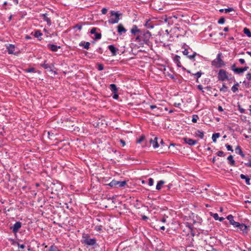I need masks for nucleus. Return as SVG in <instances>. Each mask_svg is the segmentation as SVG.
I'll return each instance as SVG.
<instances>
[{
    "label": "nucleus",
    "mask_w": 251,
    "mask_h": 251,
    "mask_svg": "<svg viewBox=\"0 0 251 251\" xmlns=\"http://www.w3.org/2000/svg\"><path fill=\"white\" fill-rule=\"evenodd\" d=\"M131 33L135 36L134 41L138 42L139 45L144 47V45L152 47L153 39L151 33L148 30L140 29L137 26L134 25L131 29Z\"/></svg>",
    "instance_id": "obj_1"
},
{
    "label": "nucleus",
    "mask_w": 251,
    "mask_h": 251,
    "mask_svg": "<svg viewBox=\"0 0 251 251\" xmlns=\"http://www.w3.org/2000/svg\"><path fill=\"white\" fill-rule=\"evenodd\" d=\"M90 235L88 233H83L82 240L81 242L82 244L88 246H94L96 244V239L94 238H90Z\"/></svg>",
    "instance_id": "obj_2"
},
{
    "label": "nucleus",
    "mask_w": 251,
    "mask_h": 251,
    "mask_svg": "<svg viewBox=\"0 0 251 251\" xmlns=\"http://www.w3.org/2000/svg\"><path fill=\"white\" fill-rule=\"evenodd\" d=\"M222 53H219L216 59L211 62V65L215 68H220L225 65L224 61L221 59Z\"/></svg>",
    "instance_id": "obj_3"
},
{
    "label": "nucleus",
    "mask_w": 251,
    "mask_h": 251,
    "mask_svg": "<svg viewBox=\"0 0 251 251\" xmlns=\"http://www.w3.org/2000/svg\"><path fill=\"white\" fill-rule=\"evenodd\" d=\"M110 14L111 16H115V18H110L108 22L110 24H114L118 23L119 22V21L120 20V16L121 15L120 14H119L117 12H115L114 11H110Z\"/></svg>",
    "instance_id": "obj_4"
},
{
    "label": "nucleus",
    "mask_w": 251,
    "mask_h": 251,
    "mask_svg": "<svg viewBox=\"0 0 251 251\" xmlns=\"http://www.w3.org/2000/svg\"><path fill=\"white\" fill-rule=\"evenodd\" d=\"M218 78L219 80L221 81H224L226 79L229 80L231 79V78H228L226 72L223 69L220 70L219 71Z\"/></svg>",
    "instance_id": "obj_5"
},
{
    "label": "nucleus",
    "mask_w": 251,
    "mask_h": 251,
    "mask_svg": "<svg viewBox=\"0 0 251 251\" xmlns=\"http://www.w3.org/2000/svg\"><path fill=\"white\" fill-rule=\"evenodd\" d=\"M21 226L22 223L19 221L17 222L12 226L10 227V229L12 230L14 233L16 234L18 232Z\"/></svg>",
    "instance_id": "obj_6"
},
{
    "label": "nucleus",
    "mask_w": 251,
    "mask_h": 251,
    "mask_svg": "<svg viewBox=\"0 0 251 251\" xmlns=\"http://www.w3.org/2000/svg\"><path fill=\"white\" fill-rule=\"evenodd\" d=\"M47 61H45L43 64H41L40 65L41 67H43L45 69L47 70V71L50 72H53V68L54 67V65L51 64L50 65L46 63Z\"/></svg>",
    "instance_id": "obj_7"
},
{
    "label": "nucleus",
    "mask_w": 251,
    "mask_h": 251,
    "mask_svg": "<svg viewBox=\"0 0 251 251\" xmlns=\"http://www.w3.org/2000/svg\"><path fill=\"white\" fill-rule=\"evenodd\" d=\"M49 15L47 13L42 14L40 15L43 20L47 23L48 25L50 26L51 24V20L50 17H48Z\"/></svg>",
    "instance_id": "obj_8"
},
{
    "label": "nucleus",
    "mask_w": 251,
    "mask_h": 251,
    "mask_svg": "<svg viewBox=\"0 0 251 251\" xmlns=\"http://www.w3.org/2000/svg\"><path fill=\"white\" fill-rule=\"evenodd\" d=\"M183 140L185 142V143L190 146H193L197 143V140H195L192 139L188 138L187 137L183 138Z\"/></svg>",
    "instance_id": "obj_9"
},
{
    "label": "nucleus",
    "mask_w": 251,
    "mask_h": 251,
    "mask_svg": "<svg viewBox=\"0 0 251 251\" xmlns=\"http://www.w3.org/2000/svg\"><path fill=\"white\" fill-rule=\"evenodd\" d=\"M59 185H55L54 183H51L50 187H48V189H50L51 194H55L57 191V188H59Z\"/></svg>",
    "instance_id": "obj_10"
},
{
    "label": "nucleus",
    "mask_w": 251,
    "mask_h": 251,
    "mask_svg": "<svg viewBox=\"0 0 251 251\" xmlns=\"http://www.w3.org/2000/svg\"><path fill=\"white\" fill-rule=\"evenodd\" d=\"M47 47L49 49H50L51 51H54V52L57 51V50L58 49L61 48V46H57L54 44H49L47 45Z\"/></svg>",
    "instance_id": "obj_11"
},
{
    "label": "nucleus",
    "mask_w": 251,
    "mask_h": 251,
    "mask_svg": "<svg viewBox=\"0 0 251 251\" xmlns=\"http://www.w3.org/2000/svg\"><path fill=\"white\" fill-rule=\"evenodd\" d=\"M108 48L111 52L113 56H115L117 55V51H118V49L116 48L114 45H110L108 46Z\"/></svg>",
    "instance_id": "obj_12"
},
{
    "label": "nucleus",
    "mask_w": 251,
    "mask_h": 251,
    "mask_svg": "<svg viewBox=\"0 0 251 251\" xmlns=\"http://www.w3.org/2000/svg\"><path fill=\"white\" fill-rule=\"evenodd\" d=\"M118 32L120 34H122L123 33H125L126 32V30L122 24H119L117 26Z\"/></svg>",
    "instance_id": "obj_13"
},
{
    "label": "nucleus",
    "mask_w": 251,
    "mask_h": 251,
    "mask_svg": "<svg viewBox=\"0 0 251 251\" xmlns=\"http://www.w3.org/2000/svg\"><path fill=\"white\" fill-rule=\"evenodd\" d=\"M180 57L178 55H176L173 58L174 62L176 64V65L178 67H181V64L180 61Z\"/></svg>",
    "instance_id": "obj_14"
},
{
    "label": "nucleus",
    "mask_w": 251,
    "mask_h": 251,
    "mask_svg": "<svg viewBox=\"0 0 251 251\" xmlns=\"http://www.w3.org/2000/svg\"><path fill=\"white\" fill-rule=\"evenodd\" d=\"M151 144H152V146L154 148H156L159 147V144L157 142V137H155L153 139H151L150 140Z\"/></svg>",
    "instance_id": "obj_15"
},
{
    "label": "nucleus",
    "mask_w": 251,
    "mask_h": 251,
    "mask_svg": "<svg viewBox=\"0 0 251 251\" xmlns=\"http://www.w3.org/2000/svg\"><path fill=\"white\" fill-rule=\"evenodd\" d=\"M7 49L8 50V52L9 54H15L14 51L15 49V47L14 45L12 44H9V46L7 47Z\"/></svg>",
    "instance_id": "obj_16"
},
{
    "label": "nucleus",
    "mask_w": 251,
    "mask_h": 251,
    "mask_svg": "<svg viewBox=\"0 0 251 251\" xmlns=\"http://www.w3.org/2000/svg\"><path fill=\"white\" fill-rule=\"evenodd\" d=\"M235 152L236 153H238L240 154L243 158H244L245 156V154L242 151L241 147L239 146H237L235 148Z\"/></svg>",
    "instance_id": "obj_17"
},
{
    "label": "nucleus",
    "mask_w": 251,
    "mask_h": 251,
    "mask_svg": "<svg viewBox=\"0 0 251 251\" xmlns=\"http://www.w3.org/2000/svg\"><path fill=\"white\" fill-rule=\"evenodd\" d=\"M126 184V181L116 180V188L124 187Z\"/></svg>",
    "instance_id": "obj_18"
},
{
    "label": "nucleus",
    "mask_w": 251,
    "mask_h": 251,
    "mask_svg": "<svg viewBox=\"0 0 251 251\" xmlns=\"http://www.w3.org/2000/svg\"><path fill=\"white\" fill-rule=\"evenodd\" d=\"M227 160L228 161V163L231 166H235V162L234 160L233 159V156L232 155H230L227 158Z\"/></svg>",
    "instance_id": "obj_19"
},
{
    "label": "nucleus",
    "mask_w": 251,
    "mask_h": 251,
    "mask_svg": "<svg viewBox=\"0 0 251 251\" xmlns=\"http://www.w3.org/2000/svg\"><path fill=\"white\" fill-rule=\"evenodd\" d=\"M79 45L80 46H83L84 49L88 50L90 48V43L88 42H81L79 43Z\"/></svg>",
    "instance_id": "obj_20"
},
{
    "label": "nucleus",
    "mask_w": 251,
    "mask_h": 251,
    "mask_svg": "<svg viewBox=\"0 0 251 251\" xmlns=\"http://www.w3.org/2000/svg\"><path fill=\"white\" fill-rule=\"evenodd\" d=\"M241 178L243 179H245L246 183L247 185H250V178L247 176H245L243 174H241L240 175Z\"/></svg>",
    "instance_id": "obj_21"
},
{
    "label": "nucleus",
    "mask_w": 251,
    "mask_h": 251,
    "mask_svg": "<svg viewBox=\"0 0 251 251\" xmlns=\"http://www.w3.org/2000/svg\"><path fill=\"white\" fill-rule=\"evenodd\" d=\"M110 89L113 93H117L118 89L116 85L115 84H111L110 85Z\"/></svg>",
    "instance_id": "obj_22"
},
{
    "label": "nucleus",
    "mask_w": 251,
    "mask_h": 251,
    "mask_svg": "<svg viewBox=\"0 0 251 251\" xmlns=\"http://www.w3.org/2000/svg\"><path fill=\"white\" fill-rule=\"evenodd\" d=\"M238 228H239L240 229V230L243 231V232H247L246 230L247 229V226L245 224H243V223H242V224L240 223V225L238 226Z\"/></svg>",
    "instance_id": "obj_23"
},
{
    "label": "nucleus",
    "mask_w": 251,
    "mask_h": 251,
    "mask_svg": "<svg viewBox=\"0 0 251 251\" xmlns=\"http://www.w3.org/2000/svg\"><path fill=\"white\" fill-rule=\"evenodd\" d=\"M164 183H165V182L163 180L159 181L156 185V190H160L161 189V187H162V185H163Z\"/></svg>",
    "instance_id": "obj_24"
},
{
    "label": "nucleus",
    "mask_w": 251,
    "mask_h": 251,
    "mask_svg": "<svg viewBox=\"0 0 251 251\" xmlns=\"http://www.w3.org/2000/svg\"><path fill=\"white\" fill-rule=\"evenodd\" d=\"M196 136L199 137L200 138L202 139L204 137V133L203 131H200L199 130H197L196 132Z\"/></svg>",
    "instance_id": "obj_25"
},
{
    "label": "nucleus",
    "mask_w": 251,
    "mask_h": 251,
    "mask_svg": "<svg viewBox=\"0 0 251 251\" xmlns=\"http://www.w3.org/2000/svg\"><path fill=\"white\" fill-rule=\"evenodd\" d=\"M243 31H244V34H245L248 37H251V32L249 29H248L247 27H245L244 28Z\"/></svg>",
    "instance_id": "obj_26"
},
{
    "label": "nucleus",
    "mask_w": 251,
    "mask_h": 251,
    "mask_svg": "<svg viewBox=\"0 0 251 251\" xmlns=\"http://www.w3.org/2000/svg\"><path fill=\"white\" fill-rule=\"evenodd\" d=\"M220 136V134L219 133H215L213 134L212 139L213 142H216L217 138H218Z\"/></svg>",
    "instance_id": "obj_27"
},
{
    "label": "nucleus",
    "mask_w": 251,
    "mask_h": 251,
    "mask_svg": "<svg viewBox=\"0 0 251 251\" xmlns=\"http://www.w3.org/2000/svg\"><path fill=\"white\" fill-rule=\"evenodd\" d=\"M145 26L147 28H152L153 27V25L151 24L150 20H148L146 22V24H145Z\"/></svg>",
    "instance_id": "obj_28"
},
{
    "label": "nucleus",
    "mask_w": 251,
    "mask_h": 251,
    "mask_svg": "<svg viewBox=\"0 0 251 251\" xmlns=\"http://www.w3.org/2000/svg\"><path fill=\"white\" fill-rule=\"evenodd\" d=\"M202 74V73L201 72V71H200V72H197L196 74H193L197 79V80H196L197 82H199L198 79L201 76Z\"/></svg>",
    "instance_id": "obj_29"
},
{
    "label": "nucleus",
    "mask_w": 251,
    "mask_h": 251,
    "mask_svg": "<svg viewBox=\"0 0 251 251\" xmlns=\"http://www.w3.org/2000/svg\"><path fill=\"white\" fill-rule=\"evenodd\" d=\"M106 185L109 186L111 187L116 188V180H113L109 183Z\"/></svg>",
    "instance_id": "obj_30"
},
{
    "label": "nucleus",
    "mask_w": 251,
    "mask_h": 251,
    "mask_svg": "<svg viewBox=\"0 0 251 251\" xmlns=\"http://www.w3.org/2000/svg\"><path fill=\"white\" fill-rule=\"evenodd\" d=\"M42 34V33L40 30H37L35 31L34 36L35 37L39 38Z\"/></svg>",
    "instance_id": "obj_31"
},
{
    "label": "nucleus",
    "mask_w": 251,
    "mask_h": 251,
    "mask_svg": "<svg viewBox=\"0 0 251 251\" xmlns=\"http://www.w3.org/2000/svg\"><path fill=\"white\" fill-rule=\"evenodd\" d=\"M197 55V53L196 52H194L193 54L192 55H187L188 56V57L193 60V61H195V56Z\"/></svg>",
    "instance_id": "obj_32"
},
{
    "label": "nucleus",
    "mask_w": 251,
    "mask_h": 251,
    "mask_svg": "<svg viewBox=\"0 0 251 251\" xmlns=\"http://www.w3.org/2000/svg\"><path fill=\"white\" fill-rule=\"evenodd\" d=\"M145 138V136L144 135H142L138 140H137L136 143L138 144L141 143L142 141L144 140Z\"/></svg>",
    "instance_id": "obj_33"
},
{
    "label": "nucleus",
    "mask_w": 251,
    "mask_h": 251,
    "mask_svg": "<svg viewBox=\"0 0 251 251\" xmlns=\"http://www.w3.org/2000/svg\"><path fill=\"white\" fill-rule=\"evenodd\" d=\"M210 215L211 216L213 217L215 220H218L219 218V216L217 213H213L212 212H210Z\"/></svg>",
    "instance_id": "obj_34"
},
{
    "label": "nucleus",
    "mask_w": 251,
    "mask_h": 251,
    "mask_svg": "<svg viewBox=\"0 0 251 251\" xmlns=\"http://www.w3.org/2000/svg\"><path fill=\"white\" fill-rule=\"evenodd\" d=\"M226 219L229 221V224L234 221L233 216L232 215H229L226 217Z\"/></svg>",
    "instance_id": "obj_35"
},
{
    "label": "nucleus",
    "mask_w": 251,
    "mask_h": 251,
    "mask_svg": "<svg viewBox=\"0 0 251 251\" xmlns=\"http://www.w3.org/2000/svg\"><path fill=\"white\" fill-rule=\"evenodd\" d=\"M227 90V87L224 83L222 85V87L220 89V91L226 92Z\"/></svg>",
    "instance_id": "obj_36"
},
{
    "label": "nucleus",
    "mask_w": 251,
    "mask_h": 251,
    "mask_svg": "<svg viewBox=\"0 0 251 251\" xmlns=\"http://www.w3.org/2000/svg\"><path fill=\"white\" fill-rule=\"evenodd\" d=\"M199 119V117L197 115H193L192 117V121L194 123H196L197 122V120Z\"/></svg>",
    "instance_id": "obj_37"
},
{
    "label": "nucleus",
    "mask_w": 251,
    "mask_h": 251,
    "mask_svg": "<svg viewBox=\"0 0 251 251\" xmlns=\"http://www.w3.org/2000/svg\"><path fill=\"white\" fill-rule=\"evenodd\" d=\"M186 46V45L185 44H184V45L182 47V48L184 49V50L182 51V53L184 55H188V53H189V52L188 51V50L187 48H185L184 47V46Z\"/></svg>",
    "instance_id": "obj_38"
},
{
    "label": "nucleus",
    "mask_w": 251,
    "mask_h": 251,
    "mask_svg": "<svg viewBox=\"0 0 251 251\" xmlns=\"http://www.w3.org/2000/svg\"><path fill=\"white\" fill-rule=\"evenodd\" d=\"M242 68H237V69H235V73L236 74H241L243 73L244 72L243 71Z\"/></svg>",
    "instance_id": "obj_39"
},
{
    "label": "nucleus",
    "mask_w": 251,
    "mask_h": 251,
    "mask_svg": "<svg viewBox=\"0 0 251 251\" xmlns=\"http://www.w3.org/2000/svg\"><path fill=\"white\" fill-rule=\"evenodd\" d=\"M225 22V19L224 17L220 18L218 21L219 24H223Z\"/></svg>",
    "instance_id": "obj_40"
},
{
    "label": "nucleus",
    "mask_w": 251,
    "mask_h": 251,
    "mask_svg": "<svg viewBox=\"0 0 251 251\" xmlns=\"http://www.w3.org/2000/svg\"><path fill=\"white\" fill-rule=\"evenodd\" d=\"M101 37V34L100 33H96L95 34V39L96 40L100 39Z\"/></svg>",
    "instance_id": "obj_41"
},
{
    "label": "nucleus",
    "mask_w": 251,
    "mask_h": 251,
    "mask_svg": "<svg viewBox=\"0 0 251 251\" xmlns=\"http://www.w3.org/2000/svg\"><path fill=\"white\" fill-rule=\"evenodd\" d=\"M98 66V69L99 71H102L103 70V65L102 64L98 63L97 64Z\"/></svg>",
    "instance_id": "obj_42"
},
{
    "label": "nucleus",
    "mask_w": 251,
    "mask_h": 251,
    "mask_svg": "<svg viewBox=\"0 0 251 251\" xmlns=\"http://www.w3.org/2000/svg\"><path fill=\"white\" fill-rule=\"evenodd\" d=\"M230 225H233L234 227H238L240 225V223L235 221L232 222Z\"/></svg>",
    "instance_id": "obj_43"
},
{
    "label": "nucleus",
    "mask_w": 251,
    "mask_h": 251,
    "mask_svg": "<svg viewBox=\"0 0 251 251\" xmlns=\"http://www.w3.org/2000/svg\"><path fill=\"white\" fill-rule=\"evenodd\" d=\"M230 225H233L234 227H238L240 225V223L235 221L232 222Z\"/></svg>",
    "instance_id": "obj_44"
},
{
    "label": "nucleus",
    "mask_w": 251,
    "mask_h": 251,
    "mask_svg": "<svg viewBox=\"0 0 251 251\" xmlns=\"http://www.w3.org/2000/svg\"><path fill=\"white\" fill-rule=\"evenodd\" d=\"M74 28H77L80 30L82 28V25L79 24H77L74 26Z\"/></svg>",
    "instance_id": "obj_45"
},
{
    "label": "nucleus",
    "mask_w": 251,
    "mask_h": 251,
    "mask_svg": "<svg viewBox=\"0 0 251 251\" xmlns=\"http://www.w3.org/2000/svg\"><path fill=\"white\" fill-rule=\"evenodd\" d=\"M217 155L218 156H225V153L223 151H218L217 152Z\"/></svg>",
    "instance_id": "obj_46"
},
{
    "label": "nucleus",
    "mask_w": 251,
    "mask_h": 251,
    "mask_svg": "<svg viewBox=\"0 0 251 251\" xmlns=\"http://www.w3.org/2000/svg\"><path fill=\"white\" fill-rule=\"evenodd\" d=\"M243 84L245 85L246 88H249L251 86V85L250 84L249 82H247L246 80H244L243 82Z\"/></svg>",
    "instance_id": "obj_47"
},
{
    "label": "nucleus",
    "mask_w": 251,
    "mask_h": 251,
    "mask_svg": "<svg viewBox=\"0 0 251 251\" xmlns=\"http://www.w3.org/2000/svg\"><path fill=\"white\" fill-rule=\"evenodd\" d=\"M226 147L227 149V150L229 151H233V150H232V146L231 145H228V144H226Z\"/></svg>",
    "instance_id": "obj_48"
},
{
    "label": "nucleus",
    "mask_w": 251,
    "mask_h": 251,
    "mask_svg": "<svg viewBox=\"0 0 251 251\" xmlns=\"http://www.w3.org/2000/svg\"><path fill=\"white\" fill-rule=\"evenodd\" d=\"M238 110L241 113H245V110L244 108H241V106L240 105H238Z\"/></svg>",
    "instance_id": "obj_49"
},
{
    "label": "nucleus",
    "mask_w": 251,
    "mask_h": 251,
    "mask_svg": "<svg viewBox=\"0 0 251 251\" xmlns=\"http://www.w3.org/2000/svg\"><path fill=\"white\" fill-rule=\"evenodd\" d=\"M97 29V28L96 27H93L90 31V33L92 34H96V30Z\"/></svg>",
    "instance_id": "obj_50"
},
{
    "label": "nucleus",
    "mask_w": 251,
    "mask_h": 251,
    "mask_svg": "<svg viewBox=\"0 0 251 251\" xmlns=\"http://www.w3.org/2000/svg\"><path fill=\"white\" fill-rule=\"evenodd\" d=\"M233 10H234V9L232 7H229L228 8H226V9H225V11L226 13H228V12H230L232 11Z\"/></svg>",
    "instance_id": "obj_51"
},
{
    "label": "nucleus",
    "mask_w": 251,
    "mask_h": 251,
    "mask_svg": "<svg viewBox=\"0 0 251 251\" xmlns=\"http://www.w3.org/2000/svg\"><path fill=\"white\" fill-rule=\"evenodd\" d=\"M245 165L246 167H251V158H250L249 159V162L248 163H245Z\"/></svg>",
    "instance_id": "obj_52"
},
{
    "label": "nucleus",
    "mask_w": 251,
    "mask_h": 251,
    "mask_svg": "<svg viewBox=\"0 0 251 251\" xmlns=\"http://www.w3.org/2000/svg\"><path fill=\"white\" fill-rule=\"evenodd\" d=\"M231 90L233 93H235L238 90V87H235V86H233L231 87Z\"/></svg>",
    "instance_id": "obj_53"
},
{
    "label": "nucleus",
    "mask_w": 251,
    "mask_h": 251,
    "mask_svg": "<svg viewBox=\"0 0 251 251\" xmlns=\"http://www.w3.org/2000/svg\"><path fill=\"white\" fill-rule=\"evenodd\" d=\"M154 180L152 178H150L149 179V185L150 186H152L153 184Z\"/></svg>",
    "instance_id": "obj_54"
},
{
    "label": "nucleus",
    "mask_w": 251,
    "mask_h": 251,
    "mask_svg": "<svg viewBox=\"0 0 251 251\" xmlns=\"http://www.w3.org/2000/svg\"><path fill=\"white\" fill-rule=\"evenodd\" d=\"M247 79L251 82V73H249L246 75Z\"/></svg>",
    "instance_id": "obj_55"
},
{
    "label": "nucleus",
    "mask_w": 251,
    "mask_h": 251,
    "mask_svg": "<svg viewBox=\"0 0 251 251\" xmlns=\"http://www.w3.org/2000/svg\"><path fill=\"white\" fill-rule=\"evenodd\" d=\"M35 71V69L34 68H30L26 70V72L28 73L34 72Z\"/></svg>",
    "instance_id": "obj_56"
},
{
    "label": "nucleus",
    "mask_w": 251,
    "mask_h": 251,
    "mask_svg": "<svg viewBox=\"0 0 251 251\" xmlns=\"http://www.w3.org/2000/svg\"><path fill=\"white\" fill-rule=\"evenodd\" d=\"M49 251H55V245L53 244L51 245L49 250Z\"/></svg>",
    "instance_id": "obj_57"
},
{
    "label": "nucleus",
    "mask_w": 251,
    "mask_h": 251,
    "mask_svg": "<svg viewBox=\"0 0 251 251\" xmlns=\"http://www.w3.org/2000/svg\"><path fill=\"white\" fill-rule=\"evenodd\" d=\"M150 107L151 109H155L156 111H158L159 109V108L157 107L155 105H151L150 106Z\"/></svg>",
    "instance_id": "obj_58"
},
{
    "label": "nucleus",
    "mask_w": 251,
    "mask_h": 251,
    "mask_svg": "<svg viewBox=\"0 0 251 251\" xmlns=\"http://www.w3.org/2000/svg\"><path fill=\"white\" fill-rule=\"evenodd\" d=\"M113 98L115 100H117L119 98V95L118 94V93H113Z\"/></svg>",
    "instance_id": "obj_59"
},
{
    "label": "nucleus",
    "mask_w": 251,
    "mask_h": 251,
    "mask_svg": "<svg viewBox=\"0 0 251 251\" xmlns=\"http://www.w3.org/2000/svg\"><path fill=\"white\" fill-rule=\"evenodd\" d=\"M97 51L100 54H102L103 53V50L101 47H99L97 50Z\"/></svg>",
    "instance_id": "obj_60"
},
{
    "label": "nucleus",
    "mask_w": 251,
    "mask_h": 251,
    "mask_svg": "<svg viewBox=\"0 0 251 251\" xmlns=\"http://www.w3.org/2000/svg\"><path fill=\"white\" fill-rule=\"evenodd\" d=\"M197 88H198V89L199 90L201 91L202 93H203V92H204V91H203V87H202V85H198L197 86Z\"/></svg>",
    "instance_id": "obj_61"
},
{
    "label": "nucleus",
    "mask_w": 251,
    "mask_h": 251,
    "mask_svg": "<svg viewBox=\"0 0 251 251\" xmlns=\"http://www.w3.org/2000/svg\"><path fill=\"white\" fill-rule=\"evenodd\" d=\"M17 245H18V247L19 248H21V249H24L25 248V245H24V244H19V243H17Z\"/></svg>",
    "instance_id": "obj_62"
},
{
    "label": "nucleus",
    "mask_w": 251,
    "mask_h": 251,
    "mask_svg": "<svg viewBox=\"0 0 251 251\" xmlns=\"http://www.w3.org/2000/svg\"><path fill=\"white\" fill-rule=\"evenodd\" d=\"M107 12V9L106 8H103L101 10V13L103 14H106Z\"/></svg>",
    "instance_id": "obj_63"
},
{
    "label": "nucleus",
    "mask_w": 251,
    "mask_h": 251,
    "mask_svg": "<svg viewBox=\"0 0 251 251\" xmlns=\"http://www.w3.org/2000/svg\"><path fill=\"white\" fill-rule=\"evenodd\" d=\"M120 142L122 144V147H124L126 145V142L123 139H120Z\"/></svg>",
    "instance_id": "obj_64"
}]
</instances>
